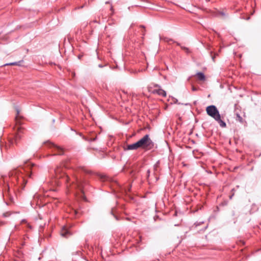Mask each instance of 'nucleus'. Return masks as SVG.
Returning a JSON list of instances; mask_svg holds the SVG:
<instances>
[{
	"mask_svg": "<svg viewBox=\"0 0 261 261\" xmlns=\"http://www.w3.org/2000/svg\"><path fill=\"white\" fill-rule=\"evenodd\" d=\"M206 111L207 115L214 119L221 127H226V123L221 119L219 112L215 106L211 105L207 107Z\"/></svg>",
	"mask_w": 261,
	"mask_h": 261,
	"instance_id": "obj_1",
	"label": "nucleus"
},
{
	"mask_svg": "<svg viewBox=\"0 0 261 261\" xmlns=\"http://www.w3.org/2000/svg\"><path fill=\"white\" fill-rule=\"evenodd\" d=\"M20 62H15L7 63V64H5L4 66H14V65L19 66L20 65V64H19Z\"/></svg>",
	"mask_w": 261,
	"mask_h": 261,
	"instance_id": "obj_12",
	"label": "nucleus"
},
{
	"mask_svg": "<svg viewBox=\"0 0 261 261\" xmlns=\"http://www.w3.org/2000/svg\"><path fill=\"white\" fill-rule=\"evenodd\" d=\"M55 173L57 178H61L65 182H69L70 178L64 172L63 169L61 167H57L55 170Z\"/></svg>",
	"mask_w": 261,
	"mask_h": 261,
	"instance_id": "obj_4",
	"label": "nucleus"
},
{
	"mask_svg": "<svg viewBox=\"0 0 261 261\" xmlns=\"http://www.w3.org/2000/svg\"><path fill=\"white\" fill-rule=\"evenodd\" d=\"M16 111H17V114H16V116L15 117L16 124V125H19L21 124L20 121H21V116L19 114V110L17 109Z\"/></svg>",
	"mask_w": 261,
	"mask_h": 261,
	"instance_id": "obj_10",
	"label": "nucleus"
},
{
	"mask_svg": "<svg viewBox=\"0 0 261 261\" xmlns=\"http://www.w3.org/2000/svg\"><path fill=\"white\" fill-rule=\"evenodd\" d=\"M140 147L138 142L132 144H129L126 146L127 150H137Z\"/></svg>",
	"mask_w": 261,
	"mask_h": 261,
	"instance_id": "obj_9",
	"label": "nucleus"
},
{
	"mask_svg": "<svg viewBox=\"0 0 261 261\" xmlns=\"http://www.w3.org/2000/svg\"><path fill=\"white\" fill-rule=\"evenodd\" d=\"M195 76L197 77L198 80L200 81H204L205 80V75L202 72H197Z\"/></svg>",
	"mask_w": 261,
	"mask_h": 261,
	"instance_id": "obj_11",
	"label": "nucleus"
},
{
	"mask_svg": "<svg viewBox=\"0 0 261 261\" xmlns=\"http://www.w3.org/2000/svg\"><path fill=\"white\" fill-rule=\"evenodd\" d=\"M218 14L221 15L222 16L224 17L225 16V14L223 12H219Z\"/></svg>",
	"mask_w": 261,
	"mask_h": 261,
	"instance_id": "obj_15",
	"label": "nucleus"
},
{
	"mask_svg": "<svg viewBox=\"0 0 261 261\" xmlns=\"http://www.w3.org/2000/svg\"><path fill=\"white\" fill-rule=\"evenodd\" d=\"M104 177H105V176L101 177V178H104Z\"/></svg>",
	"mask_w": 261,
	"mask_h": 261,
	"instance_id": "obj_24",
	"label": "nucleus"
},
{
	"mask_svg": "<svg viewBox=\"0 0 261 261\" xmlns=\"http://www.w3.org/2000/svg\"><path fill=\"white\" fill-rule=\"evenodd\" d=\"M148 91L152 94H156L162 97L166 96V92L161 87L154 84H150L148 87Z\"/></svg>",
	"mask_w": 261,
	"mask_h": 261,
	"instance_id": "obj_3",
	"label": "nucleus"
},
{
	"mask_svg": "<svg viewBox=\"0 0 261 261\" xmlns=\"http://www.w3.org/2000/svg\"><path fill=\"white\" fill-rule=\"evenodd\" d=\"M83 170L84 172H86V173H91V171H88V170L85 169L84 168H83Z\"/></svg>",
	"mask_w": 261,
	"mask_h": 261,
	"instance_id": "obj_16",
	"label": "nucleus"
},
{
	"mask_svg": "<svg viewBox=\"0 0 261 261\" xmlns=\"http://www.w3.org/2000/svg\"><path fill=\"white\" fill-rule=\"evenodd\" d=\"M72 184L74 185L75 188H79L82 190L83 186V182L79 180L76 177H74V180L72 181Z\"/></svg>",
	"mask_w": 261,
	"mask_h": 261,
	"instance_id": "obj_8",
	"label": "nucleus"
},
{
	"mask_svg": "<svg viewBox=\"0 0 261 261\" xmlns=\"http://www.w3.org/2000/svg\"><path fill=\"white\" fill-rule=\"evenodd\" d=\"M84 7V5H83L79 8V9L83 8Z\"/></svg>",
	"mask_w": 261,
	"mask_h": 261,
	"instance_id": "obj_21",
	"label": "nucleus"
},
{
	"mask_svg": "<svg viewBox=\"0 0 261 261\" xmlns=\"http://www.w3.org/2000/svg\"><path fill=\"white\" fill-rule=\"evenodd\" d=\"M7 190H8V191H9V187L8 185H7Z\"/></svg>",
	"mask_w": 261,
	"mask_h": 261,
	"instance_id": "obj_20",
	"label": "nucleus"
},
{
	"mask_svg": "<svg viewBox=\"0 0 261 261\" xmlns=\"http://www.w3.org/2000/svg\"><path fill=\"white\" fill-rule=\"evenodd\" d=\"M184 49H188V48H187L186 47H184L183 48Z\"/></svg>",
	"mask_w": 261,
	"mask_h": 261,
	"instance_id": "obj_22",
	"label": "nucleus"
},
{
	"mask_svg": "<svg viewBox=\"0 0 261 261\" xmlns=\"http://www.w3.org/2000/svg\"><path fill=\"white\" fill-rule=\"evenodd\" d=\"M192 90L195 91H196L197 90V88H195V87L193 86L192 87Z\"/></svg>",
	"mask_w": 261,
	"mask_h": 261,
	"instance_id": "obj_17",
	"label": "nucleus"
},
{
	"mask_svg": "<svg viewBox=\"0 0 261 261\" xmlns=\"http://www.w3.org/2000/svg\"><path fill=\"white\" fill-rule=\"evenodd\" d=\"M71 234L69 229L66 226H64L61 231V235L65 238H68L69 236H71Z\"/></svg>",
	"mask_w": 261,
	"mask_h": 261,
	"instance_id": "obj_7",
	"label": "nucleus"
},
{
	"mask_svg": "<svg viewBox=\"0 0 261 261\" xmlns=\"http://www.w3.org/2000/svg\"><path fill=\"white\" fill-rule=\"evenodd\" d=\"M140 148L145 150H149L153 148L154 143L150 139L149 135H145L143 138L137 141Z\"/></svg>",
	"mask_w": 261,
	"mask_h": 261,
	"instance_id": "obj_2",
	"label": "nucleus"
},
{
	"mask_svg": "<svg viewBox=\"0 0 261 261\" xmlns=\"http://www.w3.org/2000/svg\"><path fill=\"white\" fill-rule=\"evenodd\" d=\"M21 222H22V223H26V222H27V221H26V220H22L21 221Z\"/></svg>",
	"mask_w": 261,
	"mask_h": 261,
	"instance_id": "obj_18",
	"label": "nucleus"
},
{
	"mask_svg": "<svg viewBox=\"0 0 261 261\" xmlns=\"http://www.w3.org/2000/svg\"><path fill=\"white\" fill-rule=\"evenodd\" d=\"M17 128V133L15 136V138L13 139H12L10 141V143L12 144H13L14 143H15L16 144H17L18 141L20 140L21 138V134L23 133L24 129L21 127V126H17L16 127Z\"/></svg>",
	"mask_w": 261,
	"mask_h": 261,
	"instance_id": "obj_5",
	"label": "nucleus"
},
{
	"mask_svg": "<svg viewBox=\"0 0 261 261\" xmlns=\"http://www.w3.org/2000/svg\"><path fill=\"white\" fill-rule=\"evenodd\" d=\"M48 144L49 147L53 148L54 151H56L55 155H62L64 153L63 148L50 142H48Z\"/></svg>",
	"mask_w": 261,
	"mask_h": 261,
	"instance_id": "obj_6",
	"label": "nucleus"
},
{
	"mask_svg": "<svg viewBox=\"0 0 261 261\" xmlns=\"http://www.w3.org/2000/svg\"><path fill=\"white\" fill-rule=\"evenodd\" d=\"M10 199L12 202H13V198L11 197H10Z\"/></svg>",
	"mask_w": 261,
	"mask_h": 261,
	"instance_id": "obj_19",
	"label": "nucleus"
},
{
	"mask_svg": "<svg viewBox=\"0 0 261 261\" xmlns=\"http://www.w3.org/2000/svg\"><path fill=\"white\" fill-rule=\"evenodd\" d=\"M236 120L239 121V122H241V123H243V118L239 114H237V115H236Z\"/></svg>",
	"mask_w": 261,
	"mask_h": 261,
	"instance_id": "obj_13",
	"label": "nucleus"
},
{
	"mask_svg": "<svg viewBox=\"0 0 261 261\" xmlns=\"http://www.w3.org/2000/svg\"><path fill=\"white\" fill-rule=\"evenodd\" d=\"M29 177H31V174H30L29 175Z\"/></svg>",
	"mask_w": 261,
	"mask_h": 261,
	"instance_id": "obj_23",
	"label": "nucleus"
},
{
	"mask_svg": "<svg viewBox=\"0 0 261 261\" xmlns=\"http://www.w3.org/2000/svg\"><path fill=\"white\" fill-rule=\"evenodd\" d=\"M21 179L22 180V182H23V186L22 188L23 189L25 187V185L27 183V181L25 180V179L23 178V177L21 176Z\"/></svg>",
	"mask_w": 261,
	"mask_h": 261,
	"instance_id": "obj_14",
	"label": "nucleus"
}]
</instances>
